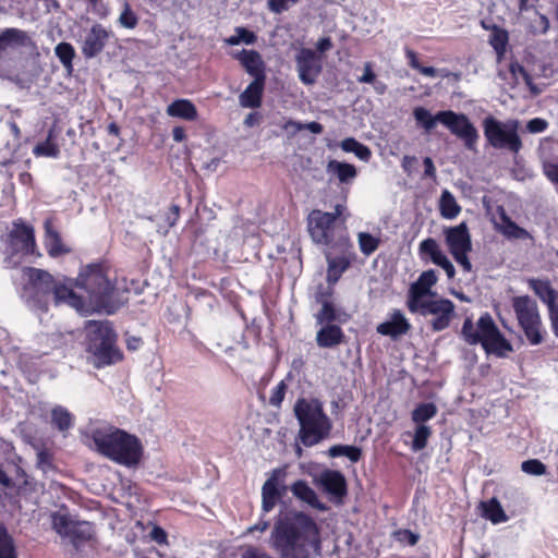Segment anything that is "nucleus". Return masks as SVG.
<instances>
[{
    "label": "nucleus",
    "instance_id": "nucleus-7",
    "mask_svg": "<svg viewBox=\"0 0 558 558\" xmlns=\"http://www.w3.org/2000/svg\"><path fill=\"white\" fill-rule=\"evenodd\" d=\"M484 136L495 149H505L517 155L523 144L519 135L520 122L515 119L500 121L488 116L483 121Z\"/></svg>",
    "mask_w": 558,
    "mask_h": 558
},
{
    "label": "nucleus",
    "instance_id": "nucleus-3",
    "mask_svg": "<svg viewBox=\"0 0 558 558\" xmlns=\"http://www.w3.org/2000/svg\"><path fill=\"white\" fill-rule=\"evenodd\" d=\"M90 437L99 453L123 466L138 464L143 453L140 439L118 427L99 424L90 428Z\"/></svg>",
    "mask_w": 558,
    "mask_h": 558
},
{
    "label": "nucleus",
    "instance_id": "nucleus-50",
    "mask_svg": "<svg viewBox=\"0 0 558 558\" xmlns=\"http://www.w3.org/2000/svg\"><path fill=\"white\" fill-rule=\"evenodd\" d=\"M118 21L122 27L129 28V29L134 28L138 22L137 16L131 10V8L128 3H124L123 11L121 12Z\"/></svg>",
    "mask_w": 558,
    "mask_h": 558
},
{
    "label": "nucleus",
    "instance_id": "nucleus-16",
    "mask_svg": "<svg viewBox=\"0 0 558 558\" xmlns=\"http://www.w3.org/2000/svg\"><path fill=\"white\" fill-rule=\"evenodd\" d=\"M287 472L283 468L272 470L269 477L262 487V510L264 513L270 512L279 498L284 494V478Z\"/></svg>",
    "mask_w": 558,
    "mask_h": 558
},
{
    "label": "nucleus",
    "instance_id": "nucleus-54",
    "mask_svg": "<svg viewBox=\"0 0 558 558\" xmlns=\"http://www.w3.org/2000/svg\"><path fill=\"white\" fill-rule=\"evenodd\" d=\"M433 263L436 264L437 266L441 267L446 271V275L449 279H452L454 277V275H456L454 266L452 265V263L448 259V257L444 253L438 255L437 258H435L433 260Z\"/></svg>",
    "mask_w": 558,
    "mask_h": 558
},
{
    "label": "nucleus",
    "instance_id": "nucleus-27",
    "mask_svg": "<svg viewBox=\"0 0 558 558\" xmlns=\"http://www.w3.org/2000/svg\"><path fill=\"white\" fill-rule=\"evenodd\" d=\"M327 268V282L330 287L336 284L341 278L342 274L349 268L351 260L345 255L331 256L326 252Z\"/></svg>",
    "mask_w": 558,
    "mask_h": 558
},
{
    "label": "nucleus",
    "instance_id": "nucleus-26",
    "mask_svg": "<svg viewBox=\"0 0 558 558\" xmlns=\"http://www.w3.org/2000/svg\"><path fill=\"white\" fill-rule=\"evenodd\" d=\"M498 213L500 222H496V229L502 235L508 239L524 240L530 238V233L525 229L519 227L514 221H512L502 207L498 209Z\"/></svg>",
    "mask_w": 558,
    "mask_h": 558
},
{
    "label": "nucleus",
    "instance_id": "nucleus-34",
    "mask_svg": "<svg viewBox=\"0 0 558 558\" xmlns=\"http://www.w3.org/2000/svg\"><path fill=\"white\" fill-rule=\"evenodd\" d=\"M0 558H17L15 541L2 522H0Z\"/></svg>",
    "mask_w": 558,
    "mask_h": 558
},
{
    "label": "nucleus",
    "instance_id": "nucleus-25",
    "mask_svg": "<svg viewBox=\"0 0 558 558\" xmlns=\"http://www.w3.org/2000/svg\"><path fill=\"white\" fill-rule=\"evenodd\" d=\"M265 87V81L254 80L240 94L239 104L243 108L256 109L262 106V98Z\"/></svg>",
    "mask_w": 558,
    "mask_h": 558
},
{
    "label": "nucleus",
    "instance_id": "nucleus-33",
    "mask_svg": "<svg viewBox=\"0 0 558 558\" xmlns=\"http://www.w3.org/2000/svg\"><path fill=\"white\" fill-rule=\"evenodd\" d=\"M483 517L489 520L493 524H499L509 520L505 510L502 509L499 500L495 497L488 501L481 504Z\"/></svg>",
    "mask_w": 558,
    "mask_h": 558
},
{
    "label": "nucleus",
    "instance_id": "nucleus-11",
    "mask_svg": "<svg viewBox=\"0 0 558 558\" xmlns=\"http://www.w3.org/2000/svg\"><path fill=\"white\" fill-rule=\"evenodd\" d=\"M454 303L449 299L436 296L418 303L415 307H409V311L422 316H434L430 322L432 329L441 331L449 327L454 315Z\"/></svg>",
    "mask_w": 558,
    "mask_h": 558
},
{
    "label": "nucleus",
    "instance_id": "nucleus-60",
    "mask_svg": "<svg viewBox=\"0 0 558 558\" xmlns=\"http://www.w3.org/2000/svg\"><path fill=\"white\" fill-rule=\"evenodd\" d=\"M405 57L408 59V63L411 68L415 69L418 71V69L421 68V64L417 60V54L415 53V51L407 48L405 49Z\"/></svg>",
    "mask_w": 558,
    "mask_h": 558
},
{
    "label": "nucleus",
    "instance_id": "nucleus-28",
    "mask_svg": "<svg viewBox=\"0 0 558 558\" xmlns=\"http://www.w3.org/2000/svg\"><path fill=\"white\" fill-rule=\"evenodd\" d=\"M529 287L547 305L548 310L558 304V291L550 286L549 281L529 279Z\"/></svg>",
    "mask_w": 558,
    "mask_h": 558
},
{
    "label": "nucleus",
    "instance_id": "nucleus-29",
    "mask_svg": "<svg viewBox=\"0 0 558 558\" xmlns=\"http://www.w3.org/2000/svg\"><path fill=\"white\" fill-rule=\"evenodd\" d=\"M45 247L48 254L52 257H57L61 254L69 252V250L62 244L59 232L53 228L50 219L45 221Z\"/></svg>",
    "mask_w": 558,
    "mask_h": 558
},
{
    "label": "nucleus",
    "instance_id": "nucleus-18",
    "mask_svg": "<svg viewBox=\"0 0 558 558\" xmlns=\"http://www.w3.org/2000/svg\"><path fill=\"white\" fill-rule=\"evenodd\" d=\"M437 282L436 272L433 269L423 271L417 280L413 282L408 291L407 306L415 307L418 303L436 298L437 294L432 291V287Z\"/></svg>",
    "mask_w": 558,
    "mask_h": 558
},
{
    "label": "nucleus",
    "instance_id": "nucleus-5",
    "mask_svg": "<svg viewBox=\"0 0 558 558\" xmlns=\"http://www.w3.org/2000/svg\"><path fill=\"white\" fill-rule=\"evenodd\" d=\"M75 286L86 291L94 311L111 315L122 303L117 289L100 265H88L80 272Z\"/></svg>",
    "mask_w": 558,
    "mask_h": 558
},
{
    "label": "nucleus",
    "instance_id": "nucleus-19",
    "mask_svg": "<svg viewBox=\"0 0 558 558\" xmlns=\"http://www.w3.org/2000/svg\"><path fill=\"white\" fill-rule=\"evenodd\" d=\"M9 245L13 253L33 254L35 250L34 229L25 223H14L10 232Z\"/></svg>",
    "mask_w": 558,
    "mask_h": 558
},
{
    "label": "nucleus",
    "instance_id": "nucleus-20",
    "mask_svg": "<svg viewBox=\"0 0 558 558\" xmlns=\"http://www.w3.org/2000/svg\"><path fill=\"white\" fill-rule=\"evenodd\" d=\"M317 483L333 500H342L347 495V482L344 476L335 470H325L320 473Z\"/></svg>",
    "mask_w": 558,
    "mask_h": 558
},
{
    "label": "nucleus",
    "instance_id": "nucleus-55",
    "mask_svg": "<svg viewBox=\"0 0 558 558\" xmlns=\"http://www.w3.org/2000/svg\"><path fill=\"white\" fill-rule=\"evenodd\" d=\"M548 122L542 118H534L526 123V130L530 133H543L547 130Z\"/></svg>",
    "mask_w": 558,
    "mask_h": 558
},
{
    "label": "nucleus",
    "instance_id": "nucleus-2",
    "mask_svg": "<svg viewBox=\"0 0 558 558\" xmlns=\"http://www.w3.org/2000/svg\"><path fill=\"white\" fill-rule=\"evenodd\" d=\"M24 276L27 278L25 298L31 308L46 312L52 300L56 305L66 304L84 312V301L74 293L72 280H56L49 272L38 268L24 269Z\"/></svg>",
    "mask_w": 558,
    "mask_h": 558
},
{
    "label": "nucleus",
    "instance_id": "nucleus-46",
    "mask_svg": "<svg viewBox=\"0 0 558 558\" xmlns=\"http://www.w3.org/2000/svg\"><path fill=\"white\" fill-rule=\"evenodd\" d=\"M430 435L432 430L429 426L417 425L413 436L412 450L415 452L423 450L426 447Z\"/></svg>",
    "mask_w": 558,
    "mask_h": 558
},
{
    "label": "nucleus",
    "instance_id": "nucleus-51",
    "mask_svg": "<svg viewBox=\"0 0 558 558\" xmlns=\"http://www.w3.org/2000/svg\"><path fill=\"white\" fill-rule=\"evenodd\" d=\"M420 251L423 254L429 255L432 262L442 253L437 242L432 238L425 239L420 243Z\"/></svg>",
    "mask_w": 558,
    "mask_h": 558
},
{
    "label": "nucleus",
    "instance_id": "nucleus-48",
    "mask_svg": "<svg viewBox=\"0 0 558 558\" xmlns=\"http://www.w3.org/2000/svg\"><path fill=\"white\" fill-rule=\"evenodd\" d=\"M521 470L529 475L541 476L546 473L547 469L542 461L537 459H530L522 462Z\"/></svg>",
    "mask_w": 558,
    "mask_h": 558
},
{
    "label": "nucleus",
    "instance_id": "nucleus-43",
    "mask_svg": "<svg viewBox=\"0 0 558 558\" xmlns=\"http://www.w3.org/2000/svg\"><path fill=\"white\" fill-rule=\"evenodd\" d=\"M330 457H347L351 462H357L361 458V449L355 446L335 445L329 448Z\"/></svg>",
    "mask_w": 558,
    "mask_h": 558
},
{
    "label": "nucleus",
    "instance_id": "nucleus-58",
    "mask_svg": "<svg viewBox=\"0 0 558 558\" xmlns=\"http://www.w3.org/2000/svg\"><path fill=\"white\" fill-rule=\"evenodd\" d=\"M416 162V158L414 156H404L401 161V167L403 171L410 175L413 171V166Z\"/></svg>",
    "mask_w": 558,
    "mask_h": 558
},
{
    "label": "nucleus",
    "instance_id": "nucleus-24",
    "mask_svg": "<svg viewBox=\"0 0 558 558\" xmlns=\"http://www.w3.org/2000/svg\"><path fill=\"white\" fill-rule=\"evenodd\" d=\"M290 490L295 498L307 504L312 508L319 511L327 510V506L319 501L315 490L305 481L299 480L294 482L291 485Z\"/></svg>",
    "mask_w": 558,
    "mask_h": 558
},
{
    "label": "nucleus",
    "instance_id": "nucleus-42",
    "mask_svg": "<svg viewBox=\"0 0 558 558\" xmlns=\"http://www.w3.org/2000/svg\"><path fill=\"white\" fill-rule=\"evenodd\" d=\"M461 335L466 343L474 345L481 343L483 339V332L478 328V325L474 326L471 318H466L462 325Z\"/></svg>",
    "mask_w": 558,
    "mask_h": 558
},
{
    "label": "nucleus",
    "instance_id": "nucleus-41",
    "mask_svg": "<svg viewBox=\"0 0 558 558\" xmlns=\"http://www.w3.org/2000/svg\"><path fill=\"white\" fill-rule=\"evenodd\" d=\"M437 407L432 402L420 403L411 414L412 421L416 425H425L424 423L435 417Z\"/></svg>",
    "mask_w": 558,
    "mask_h": 558
},
{
    "label": "nucleus",
    "instance_id": "nucleus-15",
    "mask_svg": "<svg viewBox=\"0 0 558 558\" xmlns=\"http://www.w3.org/2000/svg\"><path fill=\"white\" fill-rule=\"evenodd\" d=\"M296 70L304 85H313L322 73V57L310 48H301L295 56Z\"/></svg>",
    "mask_w": 558,
    "mask_h": 558
},
{
    "label": "nucleus",
    "instance_id": "nucleus-52",
    "mask_svg": "<svg viewBox=\"0 0 558 558\" xmlns=\"http://www.w3.org/2000/svg\"><path fill=\"white\" fill-rule=\"evenodd\" d=\"M300 0H268L267 7L270 12L280 14L284 11H288L289 8L295 3H298Z\"/></svg>",
    "mask_w": 558,
    "mask_h": 558
},
{
    "label": "nucleus",
    "instance_id": "nucleus-23",
    "mask_svg": "<svg viewBox=\"0 0 558 558\" xmlns=\"http://www.w3.org/2000/svg\"><path fill=\"white\" fill-rule=\"evenodd\" d=\"M344 332L336 324L322 325L316 333V343L319 348H335L344 341Z\"/></svg>",
    "mask_w": 558,
    "mask_h": 558
},
{
    "label": "nucleus",
    "instance_id": "nucleus-61",
    "mask_svg": "<svg viewBox=\"0 0 558 558\" xmlns=\"http://www.w3.org/2000/svg\"><path fill=\"white\" fill-rule=\"evenodd\" d=\"M317 51L324 53L332 48V41L329 37L320 38L316 44Z\"/></svg>",
    "mask_w": 558,
    "mask_h": 558
},
{
    "label": "nucleus",
    "instance_id": "nucleus-44",
    "mask_svg": "<svg viewBox=\"0 0 558 558\" xmlns=\"http://www.w3.org/2000/svg\"><path fill=\"white\" fill-rule=\"evenodd\" d=\"M357 242L361 252L366 256L373 254L379 245V239L368 232H360L357 234Z\"/></svg>",
    "mask_w": 558,
    "mask_h": 558
},
{
    "label": "nucleus",
    "instance_id": "nucleus-31",
    "mask_svg": "<svg viewBox=\"0 0 558 558\" xmlns=\"http://www.w3.org/2000/svg\"><path fill=\"white\" fill-rule=\"evenodd\" d=\"M167 114L186 121L197 118V109L189 99H177L167 107Z\"/></svg>",
    "mask_w": 558,
    "mask_h": 558
},
{
    "label": "nucleus",
    "instance_id": "nucleus-21",
    "mask_svg": "<svg viewBox=\"0 0 558 558\" xmlns=\"http://www.w3.org/2000/svg\"><path fill=\"white\" fill-rule=\"evenodd\" d=\"M410 328L411 325L404 314L400 310H395L390 315V319L379 324L376 330L379 335L397 339L405 335Z\"/></svg>",
    "mask_w": 558,
    "mask_h": 558
},
{
    "label": "nucleus",
    "instance_id": "nucleus-9",
    "mask_svg": "<svg viewBox=\"0 0 558 558\" xmlns=\"http://www.w3.org/2000/svg\"><path fill=\"white\" fill-rule=\"evenodd\" d=\"M51 525L56 533L78 548L94 536L93 524L74 520L64 509L51 513Z\"/></svg>",
    "mask_w": 558,
    "mask_h": 558
},
{
    "label": "nucleus",
    "instance_id": "nucleus-56",
    "mask_svg": "<svg viewBox=\"0 0 558 558\" xmlns=\"http://www.w3.org/2000/svg\"><path fill=\"white\" fill-rule=\"evenodd\" d=\"M544 174L550 182L558 184V162L545 165Z\"/></svg>",
    "mask_w": 558,
    "mask_h": 558
},
{
    "label": "nucleus",
    "instance_id": "nucleus-40",
    "mask_svg": "<svg viewBox=\"0 0 558 558\" xmlns=\"http://www.w3.org/2000/svg\"><path fill=\"white\" fill-rule=\"evenodd\" d=\"M413 117L416 123L425 130L426 133L432 132V130L439 123L438 112L433 116L429 110L424 107H416L413 110Z\"/></svg>",
    "mask_w": 558,
    "mask_h": 558
},
{
    "label": "nucleus",
    "instance_id": "nucleus-49",
    "mask_svg": "<svg viewBox=\"0 0 558 558\" xmlns=\"http://www.w3.org/2000/svg\"><path fill=\"white\" fill-rule=\"evenodd\" d=\"M489 43L498 53L504 52L508 43V33L504 29L495 27Z\"/></svg>",
    "mask_w": 558,
    "mask_h": 558
},
{
    "label": "nucleus",
    "instance_id": "nucleus-62",
    "mask_svg": "<svg viewBox=\"0 0 558 558\" xmlns=\"http://www.w3.org/2000/svg\"><path fill=\"white\" fill-rule=\"evenodd\" d=\"M549 317L551 320L554 333L556 337H558V304H556L554 307L549 308Z\"/></svg>",
    "mask_w": 558,
    "mask_h": 558
},
{
    "label": "nucleus",
    "instance_id": "nucleus-53",
    "mask_svg": "<svg viewBox=\"0 0 558 558\" xmlns=\"http://www.w3.org/2000/svg\"><path fill=\"white\" fill-rule=\"evenodd\" d=\"M286 390H287V385H286V383L283 380H281L271 390V395H270V398H269V403L272 407H280V404L282 403V401L284 399Z\"/></svg>",
    "mask_w": 558,
    "mask_h": 558
},
{
    "label": "nucleus",
    "instance_id": "nucleus-39",
    "mask_svg": "<svg viewBox=\"0 0 558 558\" xmlns=\"http://www.w3.org/2000/svg\"><path fill=\"white\" fill-rule=\"evenodd\" d=\"M54 54L63 65V68L71 73L73 71V59L75 58V49L69 43H59L54 47Z\"/></svg>",
    "mask_w": 558,
    "mask_h": 558
},
{
    "label": "nucleus",
    "instance_id": "nucleus-8",
    "mask_svg": "<svg viewBox=\"0 0 558 558\" xmlns=\"http://www.w3.org/2000/svg\"><path fill=\"white\" fill-rule=\"evenodd\" d=\"M512 307L530 344L542 343L544 330L536 302L529 295L514 296Z\"/></svg>",
    "mask_w": 558,
    "mask_h": 558
},
{
    "label": "nucleus",
    "instance_id": "nucleus-64",
    "mask_svg": "<svg viewBox=\"0 0 558 558\" xmlns=\"http://www.w3.org/2000/svg\"><path fill=\"white\" fill-rule=\"evenodd\" d=\"M510 70L513 75H521L526 82L530 80V75L526 70L519 63H512Z\"/></svg>",
    "mask_w": 558,
    "mask_h": 558
},
{
    "label": "nucleus",
    "instance_id": "nucleus-36",
    "mask_svg": "<svg viewBox=\"0 0 558 558\" xmlns=\"http://www.w3.org/2000/svg\"><path fill=\"white\" fill-rule=\"evenodd\" d=\"M439 208L441 216L447 219L456 218L461 210L454 196L447 190L441 193Z\"/></svg>",
    "mask_w": 558,
    "mask_h": 558
},
{
    "label": "nucleus",
    "instance_id": "nucleus-45",
    "mask_svg": "<svg viewBox=\"0 0 558 558\" xmlns=\"http://www.w3.org/2000/svg\"><path fill=\"white\" fill-rule=\"evenodd\" d=\"M234 32L235 34L233 36L226 38L225 41L227 45L236 46L241 43L252 45L256 41V35L244 27H236Z\"/></svg>",
    "mask_w": 558,
    "mask_h": 558
},
{
    "label": "nucleus",
    "instance_id": "nucleus-6",
    "mask_svg": "<svg viewBox=\"0 0 558 558\" xmlns=\"http://www.w3.org/2000/svg\"><path fill=\"white\" fill-rule=\"evenodd\" d=\"M85 328L89 340V351L95 356L97 367L120 361L121 353L116 347L117 336L108 320H88Z\"/></svg>",
    "mask_w": 558,
    "mask_h": 558
},
{
    "label": "nucleus",
    "instance_id": "nucleus-38",
    "mask_svg": "<svg viewBox=\"0 0 558 558\" xmlns=\"http://www.w3.org/2000/svg\"><path fill=\"white\" fill-rule=\"evenodd\" d=\"M51 421L60 432H65L73 425V415L64 407L56 405L51 410Z\"/></svg>",
    "mask_w": 558,
    "mask_h": 558
},
{
    "label": "nucleus",
    "instance_id": "nucleus-35",
    "mask_svg": "<svg viewBox=\"0 0 558 558\" xmlns=\"http://www.w3.org/2000/svg\"><path fill=\"white\" fill-rule=\"evenodd\" d=\"M53 138H54V133H53V130L51 129L48 132V136H47L46 141L38 143L33 148V154L36 157L57 158L60 154V149H59V146L54 143Z\"/></svg>",
    "mask_w": 558,
    "mask_h": 558
},
{
    "label": "nucleus",
    "instance_id": "nucleus-47",
    "mask_svg": "<svg viewBox=\"0 0 558 558\" xmlns=\"http://www.w3.org/2000/svg\"><path fill=\"white\" fill-rule=\"evenodd\" d=\"M283 128L284 130L291 131L292 133H296L302 130H308L313 134H320L323 132V125L315 121L308 123H301L298 121L289 120Z\"/></svg>",
    "mask_w": 558,
    "mask_h": 558
},
{
    "label": "nucleus",
    "instance_id": "nucleus-63",
    "mask_svg": "<svg viewBox=\"0 0 558 558\" xmlns=\"http://www.w3.org/2000/svg\"><path fill=\"white\" fill-rule=\"evenodd\" d=\"M423 163H424V167H425L424 174L426 177H428V178L435 177L436 169H435V166H434V162H433L432 158L430 157H425L424 160H423Z\"/></svg>",
    "mask_w": 558,
    "mask_h": 558
},
{
    "label": "nucleus",
    "instance_id": "nucleus-10",
    "mask_svg": "<svg viewBox=\"0 0 558 558\" xmlns=\"http://www.w3.org/2000/svg\"><path fill=\"white\" fill-rule=\"evenodd\" d=\"M439 123L445 125L451 134L460 138L468 150L475 151L480 134L474 124L464 113L452 110L438 111Z\"/></svg>",
    "mask_w": 558,
    "mask_h": 558
},
{
    "label": "nucleus",
    "instance_id": "nucleus-37",
    "mask_svg": "<svg viewBox=\"0 0 558 558\" xmlns=\"http://www.w3.org/2000/svg\"><path fill=\"white\" fill-rule=\"evenodd\" d=\"M340 147L345 153H353L359 159L363 161H368L372 156L371 149L353 137L344 138L340 143Z\"/></svg>",
    "mask_w": 558,
    "mask_h": 558
},
{
    "label": "nucleus",
    "instance_id": "nucleus-59",
    "mask_svg": "<svg viewBox=\"0 0 558 558\" xmlns=\"http://www.w3.org/2000/svg\"><path fill=\"white\" fill-rule=\"evenodd\" d=\"M262 121V116L259 112H251L246 116V118L244 119V125L247 126V128H252V126H255V125H258Z\"/></svg>",
    "mask_w": 558,
    "mask_h": 558
},
{
    "label": "nucleus",
    "instance_id": "nucleus-13",
    "mask_svg": "<svg viewBox=\"0 0 558 558\" xmlns=\"http://www.w3.org/2000/svg\"><path fill=\"white\" fill-rule=\"evenodd\" d=\"M477 325L483 332L481 344L487 354L506 357L513 351L512 344L504 337L488 313L478 318Z\"/></svg>",
    "mask_w": 558,
    "mask_h": 558
},
{
    "label": "nucleus",
    "instance_id": "nucleus-12",
    "mask_svg": "<svg viewBox=\"0 0 558 558\" xmlns=\"http://www.w3.org/2000/svg\"><path fill=\"white\" fill-rule=\"evenodd\" d=\"M445 241L450 254L464 271L472 270L468 254L472 250L471 235L465 222L444 230Z\"/></svg>",
    "mask_w": 558,
    "mask_h": 558
},
{
    "label": "nucleus",
    "instance_id": "nucleus-17",
    "mask_svg": "<svg viewBox=\"0 0 558 558\" xmlns=\"http://www.w3.org/2000/svg\"><path fill=\"white\" fill-rule=\"evenodd\" d=\"M111 37H113V33L110 29L106 28L100 23L93 24L82 39V54L86 59L97 57L104 50Z\"/></svg>",
    "mask_w": 558,
    "mask_h": 558
},
{
    "label": "nucleus",
    "instance_id": "nucleus-14",
    "mask_svg": "<svg viewBox=\"0 0 558 558\" xmlns=\"http://www.w3.org/2000/svg\"><path fill=\"white\" fill-rule=\"evenodd\" d=\"M307 228L315 243L329 245L335 240L338 226L335 221V215L314 209L308 214Z\"/></svg>",
    "mask_w": 558,
    "mask_h": 558
},
{
    "label": "nucleus",
    "instance_id": "nucleus-57",
    "mask_svg": "<svg viewBox=\"0 0 558 558\" xmlns=\"http://www.w3.org/2000/svg\"><path fill=\"white\" fill-rule=\"evenodd\" d=\"M150 537L158 544H163L167 541V534L166 532L159 527L155 526L150 532Z\"/></svg>",
    "mask_w": 558,
    "mask_h": 558
},
{
    "label": "nucleus",
    "instance_id": "nucleus-30",
    "mask_svg": "<svg viewBox=\"0 0 558 558\" xmlns=\"http://www.w3.org/2000/svg\"><path fill=\"white\" fill-rule=\"evenodd\" d=\"M327 173L336 177L340 183L349 184L357 175L356 168L347 162L330 160L326 167Z\"/></svg>",
    "mask_w": 558,
    "mask_h": 558
},
{
    "label": "nucleus",
    "instance_id": "nucleus-22",
    "mask_svg": "<svg viewBox=\"0 0 558 558\" xmlns=\"http://www.w3.org/2000/svg\"><path fill=\"white\" fill-rule=\"evenodd\" d=\"M235 58L254 80L266 81L265 62L259 52L243 49Z\"/></svg>",
    "mask_w": 558,
    "mask_h": 558
},
{
    "label": "nucleus",
    "instance_id": "nucleus-1",
    "mask_svg": "<svg viewBox=\"0 0 558 558\" xmlns=\"http://www.w3.org/2000/svg\"><path fill=\"white\" fill-rule=\"evenodd\" d=\"M268 543L279 558H318L323 553L322 529L303 511L276 520ZM241 558L274 557L259 547L248 546Z\"/></svg>",
    "mask_w": 558,
    "mask_h": 558
},
{
    "label": "nucleus",
    "instance_id": "nucleus-4",
    "mask_svg": "<svg viewBox=\"0 0 558 558\" xmlns=\"http://www.w3.org/2000/svg\"><path fill=\"white\" fill-rule=\"evenodd\" d=\"M293 413L300 426L298 437L305 447L316 446L330 436L332 421L325 412L320 399L299 398L293 405Z\"/></svg>",
    "mask_w": 558,
    "mask_h": 558
},
{
    "label": "nucleus",
    "instance_id": "nucleus-32",
    "mask_svg": "<svg viewBox=\"0 0 558 558\" xmlns=\"http://www.w3.org/2000/svg\"><path fill=\"white\" fill-rule=\"evenodd\" d=\"M318 302L322 304L320 311L315 315L318 325L333 324L335 322L343 323L345 318H341L340 311L323 295L318 296Z\"/></svg>",
    "mask_w": 558,
    "mask_h": 558
}]
</instances>
